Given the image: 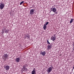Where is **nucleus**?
<instances>
[{"label":"nucleus","instance_id":"obj_1","mask_svg":"<svg viewBox=\"0 0 74 74\" xmlns=\"http://www.w3.org/2000/svg\"><path fill=\"white\" fill-rule=\"evenodd\" d=\"M8 58V55L6 54H4V55L3 56L2 58L3 59L4 61H5L6 59H7V58Z\"/></svg>","mask_w":74,"mask_h":74},{"label":"nucleus","instance_id":"obj_2","mask_svg":"<svg viewBox=\"0 0 74 74\" xmlns=\"http://www.w3.org/2000/svg\"><path fill=\"white\" fill-rule=\"evenodd\" d=\"M53 69V67L52 66H51L47 70V72L48 73H51V72L52 70V69Z\"/></svg>","mask_w":74,"mask_h":74},{"label":"nucleus","instance_id":"obj_3","mask_svg":"<svg viewBox=\"0 0 74 74\" xmlns=\"http://www.w3.org/2000/svg\"><path fill=\"white\" fill-rule=\"evenodd\" d=\"M51 11H53V12H56V8H50Z\"/></svg>","mask_w":74,"mask_h":74},{"label":"nucleus","instance_id":"obj_4","mask_svg":"<svg viewBox=\"0 0 74 74\" xmlns=\"http://www.w3.org/2000/svg\"><path fill=\"white\" fill-rule=\"evenodd\" d=\"M5 6V5L3 3H1L0 5V9L1 10H2L4 8V7Z\"/></svg>","mask_w":74,"mask_h":74},{"label":"nucleus","instance_id":"obj_5","mask_svg":"<svg viewBox=\"0 0 74 74\" xmlns=\"http://www.w3.org/2000/svg\"><path fill=\"white\" fill-rule=\"evenodd\" d=\"M34 9H31L30 11V14L31 15H33L34 14Z\"/></svg>","mask_w":74,"mask_h":74},{"label":"nucleus","instance_id":"obj_6","mask_svg":"<svg viewBox=\"0 0 74 74\" xmlns=\"http://www.w3.org/2000/svg\"><path fill=\"white\" fill-rule=\"evenodd\" d=\"M10 68V67L8 65H7L4 67V69H5L6 70H8Z\"/></svg>","mask_w":74,"mask_h":74},{"label":"nucleus","instance_id":"obj_7","mask_svg":"<svg viewBox=\"0 0 74 74\" xmlns=\"http://www.w3.org/2000/svg\"><path fill=\"white\" fill-rule=\"evenodd\" d=\"M47 50L48 51H49V49H51V48H52V45H48L47 46Z\"/></svg>","mask_w":74,"mask_h":74},{"label":"nucleus","instance_id":"obj_8","mask_svg":"<svg viewBox=\"0 0 74 74\" xmlns=\"http://www.w3.org/2000/svg\"><path fill=\"white\" fill-rule=\"evenodd\" d=\"M15 60L17 63H19V61H20V58H16L15 59Z\"/></svg>","mask_w":74,"mask_h":74},{"label":"nucleus","instance_id":"obj_9","mask_svg":"<svg viewBox=\"0 0 74 74\" xmlns=\"http://www.w3.org/2000/svg\"><path fill=\"white\" fill-rule=\"evenodd\" d=\"M40 55H42V56H45V53H46L45 52V51H43L42 52V51H41L40 52Z\"/></svg>","mask_w":74,"mask_h":74},{"label":"nucleus","instance_id":"obj_10","mask_svg":"<svg viewBox=\"0 0 74 74\" xmlns=\"http://www.w3.org/2000/svg\"><path fill=\"white\" fill-rule=\"evenodd\" d=\"M2 32L3 33H7L8 32V30L6 29H2Z\"/></svg>","mask_w":74,"mask_h":74},{"label":"nucleus","instance_id":"obj_11","mask_svg":"<svg viewBox=\"0 0 74 74\" xmlns=\"http://www.w3.org/2000/svg\"><path fill=\"white\" fill-rule=\"evenodd\" d=\"M24 37L25 38L27 39H29V38H30V37L29 35H25V36Z\"/></svg>","mask_w":74,"mask_h":74},{"label":"nucleus","instance_id":"obj_12","mask_svg":"<svg viewBox=\"0 0 74 74\" xmlns=\"http://www.w3.org/2000/svg\"><path fill=\"white\" fill-rule=\"evenodd\" d=\"M55 39H56V37H53V38L52 37L51 38V40H52L53 41H55Z\"/></svg>","mask_w":74,"mask_h":74},{"label":"nucleus","instance_id":"obj_13","mask_svg":"<svg viewBox=\"0 0 74 74\" xmlns=\"http://www.w3.org/2000/svg\"><path fill=\"white\" fill-rule=\"evenodd\" d=\"M22 70L23 71H25V70L26 71H27V69L26 68H22Z\"/></svg>","mask_w":74,"mask_h":74},{"label":"nucleus","instance_id":"obj_14","mask_svg":"<svg viewBox=\"0 0 74 74\" xmlns=\"http://www.w3.org/2000/svg\"><path fill=\"white\" fill-rule=\"evenodd\" d=\"M34 70H35V68H34V70L32 71V74H36V71Z\"/></svg>","mask_w":74,"mask_h":74},{"label":"nucleus","instance_id":"obj_15","mask_svg":"<svg viewBox=\"0 0 74 74\" xmlns=\"http://www.w3.org/2000/svg\"><path fill=\"white\" fill-rule=\"evenodd\" d=\"M28 66V65L27 64H25L23 66V68L24 69V68H26Z\"/></svg>","mask_w":74,"mask_h":74},{"label":"nucleus","instance_id":"obj_16","mask_svg":"<svg viewBox=\"0 0 74 74\" xmlns=\"http://www.w3.org/2000/svg\"><path fill=\"white\" fill-rule=\"evenodd\" d=\"M46 28H47V26L46 25H44L43 26V29L44 30H45L46 29Z\"/></svg>","mask_w":74,"mask_h":74},{"label":"nucleus","instance_id":"obj_17","mask_svg":"<svg viewBox=\"0 0 74 74\" xmlns=\"http://www.w3.org/2000/svg\"><path fill=\"white\" fill-rule=\"evenodd\" d=\"M73 18H71L70 21V23H71L73 22Z\"/></svg>","mask_w":74,"mask_h":74},{"label":"nucleus","instance_id":"obj_18","mask_svg":"<svg viewBox=\"0 0 74 74\" xmlns=\"http://www.w3.org/2000/svg\"><path fill=\"white\" fill-rule=\"evenodd\" d=\"M47 44H50V43L49 42V40L48 39L47 40Z\"/></svg>","mask_w":74,"mask_h":74},{"label":"nucleus","instance_id":"obj_19","mask_svg":"<svg viewBox=\"0 0 74 74\" xmlns=\"http://www.w3.org/2000/svg\"><path fill=\"white\" fill-rule=\"evenodd\" d=\"M24 2V1H22V2H21L20 3V5H22V3H23Z\"/></svg>","mask_w":74,"mask_h":74},{"label":"nucleus","instance_id":"obj_20","mask_svg":"<svg viewBox=\"0 0 74 74\" xmlns=\"http://www.w3.org/2000/svg\"><path fill=\"white\" fill-rule=\"evenodd\" d=\"M49 23L48 22H47L45 23V25H47Z\"/></svg>","mask_w":74,"mask_h":74},{"label":"nucleus","instance_id":"obj_21","mask_svg":"<svg viewBox=\"0 0 74 74\" xmlns=\"http://www.w3.org/2000/svg\"><path fill=\"white\" fill-rule=\"evenodd\" d=\"M73 69H74V65L73 66Z\"/></svg>","mask_w":74,"mask_h":74}]
</instances>
